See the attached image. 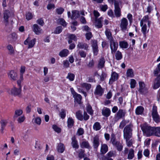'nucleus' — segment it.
Here are the masks:
<instances>
[{
  "label": "nucleus",
  "mask_w": 160,
  "mask_h": 160,
  "mask_svg": "<svg viewBox=\"0 0 160 160\" xmlns=\"http://www.w3.org/2000/svg\"><path fill=\"white\" fill-rule=\"evenodd\" d=\"M85 36L86 39L88 40H90L92 37V33L90 32L86 33Z\"/></svg>",
  "instance_id": "63"
},
{
  "label": "nucleus",
  "mask_w": 160,
  "mask_h": 160,
  "mask_svg": "<svg viewBox=\"0 0 160 160\" xmlns=\"http://www.w3.org/2000/svg\"><path fill=\"white\" fill-rule=\"evenodd\" d=\"M84 133V131L83 128H80L78 130L77 132V134L78 136H81L83 135Z\"/></svg>",
  "instance_id": "59"
},
{
  "label": "nucleus",
  "mask_w": 160,
  "mask_h": 160,
  "mask_svg": "<svg viewBox=\"0 0 160 160\" xmlns=\"http://www.w3.org/2000/svg\"><path fill=\"white\" fill-rule=\"evenodd\" d=\"M127 77L133 78L134 76L133 70L132 69L130 68L127 70L126 72Z\"/></svg>",
  "instance_id": "36"
},
{
  "label": "nucleus",
  "mask_w": 160,
  "mask_h": 160,
  "mask_svg": "<svg viewBox=\"0 0 160 160\" xmlns=\"http://www.w3.org/2000/svg\"><path fill=\"white\" fill-rule=\"evenodd\" d=\"M71 140L72 141L71 144L72 147L76 149H78L79 148V146L76 137L75 136L73 137H72Z\"/></svg>",
  "instance_id": "22"
},
{
  "label": "nucleus",
  "mask_w": 160,
  "mask_h": 160,
  "mask_svg": "<svg viewBox=\"0 0 160 160\" xmlns=\"http://www.w3.org/2000/svg\"><path fill=\"white\" fill-rule=\"evenodd\" d=\"M57 150L58 152L62 153L65 150V146L64 145L61 143L58 144L57 146Z\"/></svg>",
  "instance_id": "29"
},
{
  "label": "nucleus",
  "mask_w": 160,
  "mask_h": 160,
  "mask_svg": "<svg viewBox=\"0 0 160 160\" xmlns=\"http://www.w3.org/2000/svg\"><path fill=\"white\" fill-rule=\"evenodd\" d=\"M119 75L115 72H112L111 74V78L109 79V83L112 84L113 82L117 81Z\"/></svg>",
  "instance_id": "11"
},
{
  "label": "nucleus",
  "mask_w": 160,
  "mask_h": 160,
  "mask_svg": "<svg viewBox=\"0 0 160 160\" xmlns=\"http://www.w3.org/2000/svg\"><path fill=\"white\" fill-rule=\"evenodd\" d=\"M75 78V75L74 74L71 73H69L68 74L66 78L68 79L70 81H73L74 80Z\"/></svg>",
  "instance_id": "47"
},
{
  "label": "nucleus",
  "mask_w": 160,
  "mask_h": 160,
  "mask_svg": "<svg viewBox=\"0 0 160 160\" xmlns=\"http://www.w3.org/2000/svg\"><path fill=\"white\" fill-rule=\"evenodd\" d=\"M93 128L94 130L96 131H98L101 129V126L99 122H96L94 124Z\"/></svg>",
  "instance_id": "44"
},
{
  "label": "nucleus",
  "mask_w": 160,
  "mask_h": 160,
  "mask_svg": "<svg viewBox=\"0 0 160 160\" xmlns=\"http://www.w3.org/2000/svg\"><path fill=\"white\" fill-rule=\"evenodd\" d=\"M160 87V78H156L153 82V88L155 89Z\"/></svg>",
  "instance_id": "23"
},
{
  "label": "nucleus",
  "mask_w": 160,
  "mask_h": 160,
  "mask_svg": "<svg viewBox=\"0 0 160 160\" xmlns=\"http://www.w3.org/2000/svg\"><path fill=\"white\" fill-rule=\"evenodd\" d=\"M21 92V89L20 87L18 88L14 87L10 90L11 94L15 96H19Z\"/></svg>",
  "instance_id": "16"
},
{
  "label": "nucleus",
  "mask_w": 160,
  "mask_h": 160,
  "mask_svg": "<svg viewBox=\"0 0 160 160\" xmlns=\"http://www.w3.org/2000/svg\"><path fill=\"white\" fill-rule=\"evenodd\" d=\"M102 113L103 116L107 117L110 115L111 110L109 108L104 107L102 110Z\"/></svg>",
  "instance_id": "21"
},
{
  "label": "nucleus",
  "mask_w": 160,
  "mask_h": 160,
  "mask_svg": "<svg viewBox=\"0 0 160 160\" xmlns=\"http://www.w3.org/2000/svg\"><path fill=\"white\" fill-rule=\"evenodd\" d=\"M94 94L101 96L103 93V90L99 85H98L95 90Z\"/></svg>",
  "instance_id": "18"
},
{
  "label": "nucleus",
  "mask_w": 160,
  "mask_h": 160,
  "mask_svg": "<svg viewBox=\"0 0 160 160\" xmlns=\"http://www.w3.org/2000/svg\"><path fill=\"white\" fill-rule=\"evenodd\" d=\"M148 22V27L150 28L151 23V21L149 20V16L148 15L144 16L141 20L140 22V24L142 25L144 24L146 22Z\"/></svg>",
  "instance_id": "13"
},
{
  "label": "nucleus",
  "mask_w": 160,
  "mask_h": 160,
  "mask_svg": "<svg viewBox=\"0 0 160 160\" xmlns=\"http://www.w3.org/2000/svg\"><path fill=\"white\" fill-rule=\"evenodd\" d=\"M128 25V22L127 19L124 18L121 20L120 27L122 31L124 32L126 31L128 28L127 26Z\"/></svg>",
  "instance_id": "8"
},
{
  "label": "nucleus",
  "mask_w": 160,
  "mask_h": 160,
  "mask_svg": "<svg viewBox=\"0 0 160 160\" xmlns=\"http://www.w3.org/2000/svg\"><path fill=\"white\" fill-rule=\"evenodd\" d=\"M80 86L82 88H85L87 90H88L90 89L91 85L89 83L83 82L81 83Z\"/></svg>",
  "instance_id": "40"
},
{
  "label": "nucleus",
  "mask_w": 160,
  "mask_h": 160,
  "mask_svg": "<svg viewBox=\"0 0 160 160\" xmlns=\"http://www.w3.org/2000/svg\"><path fill=\"white\" fill-rule=\"evenodd\" d=\"M76 116L77 118L80 120H83V116L82 114V112L80 111H78L76 112Z\"/></svg>",
  "instance_id": "46"
},
{
  "label": "nucleus",
  "mask_w": 160,
  "mask_h": 160,
  "mask_svg": "<svg viewBox=\"0 0 160 160\" xmlns=\"http://www.w3.org/2000/svg\"><path fill=\"white\" fill-rule=\"evenodd\" d=\"M74 121L72 118H69L67 120L68 127L71 128L73 125Z\"/></svg>",
  "instance_id": "39"
},
{
  "label": "nucleus",
  "mask_w": 160,
  "mask_h": 160,
  "mask_svg": "<svg viewBox=\"0 0 160 160\" xmlns=\"http://www.w3.org/2000/svg\"><path fill=\"white\" fill-rule=\"evenodd\" d=\"M115 56L116 59L118 60L121 59L122 58V54L121 52L119 51H118L116 52Z\"/></svg>",
  "instance_id": "45"
},
{
  "label": "nucleus",
  "mask_w": 160,
  "mask_h": 160,
  "mask_svg": "<svg viewBox=\"0 0 160 160\" xmlns=\"http://www.w3.org/2000/svg\"><path fill=\"white\" fill-rule=\"evenodd\" d=\"M110 47L111 50V53L113 54L117 49L118 47V43L114 42L113 40L110 41Z\"/></svg>",
  "instance_id": "9"
},
{
  "label": "nucleus",
  "mask_w": 160,
  "mask_h": 160,
  "mask_svg": "<svg viewBox=\"0 0 160 160\" xmlns=\"http://www.w3.org/2000/svg\"><path fill=\"white\" fill-rule=\"evenodd\" d=\"M136 80L133 79L130 80V87L131 88H134L136 87Z\"/></svg>",
  "instance_id": "50"
},
{
  "label": "nucleus",
  "mask_w": 160,
  "mask_h": 160,
  "mask_svg": "<svg viewBox=\"0 0 160 160\" xmlns=\"http://www.w3.org/2000/svg\"><path fill=\"white\" fill-rule=\"evenodd\" d=\"M7 48L9 51V54L10 55L13 54L14 51L13 47L11 45H9L7 46Z\"/></svg>",
  "instance_id": "48"
},
{
  "label": "nucleus",
  "mask_w": 160,
  "mask_h": 160,
  "mask_svg": "<svg viewBox=\"0 0 160 160\" xmlns=\"http://www.w3.org/2000/svg\"><path fill=\"white\" fill-rule=\"evenodd\" d=\"M81 147L82 148H85L88 149L91 148L88 142L86 141H83L82 142L81 144Z\"/></svg>",
  "instance_id": "31"
},
{
  "label": "nucleus",
  "mask_w": 160,
  "mask_h": 160,
  "mask_svg": "<svg viewBox=\"0 0 160 160\" xmlns=\"http://www.w3.org/2000/svg\"><path fill=\"white\" fill-rule=\"evenodd\" d=\"M69 40H68V42L69 43H71L72 42V41H77V37L74 34H71L69 35L68 37Z\"/></svg>",
  "instance_id": "38"
},
{
  "label": "nucleus",
  "mask_w": 160,
  "mask_h": 160,
  "mask_svg": "<svg viewBox=\"0 0 160 160\" xmlns=\"http://www.w3.org/2000/svg\"><path fill=\"white\" fill-rule=\"evenodd\" d=\"M107 76V74L104 72H102L101 75L100 76V80L103 81L105 80Z\"/></svg>",
  "instance_id": "57"
},
{
  "label": "nucleus",
  "mask_w": 160,
  "mask_h": 160,
  "mask_svg": "<svg viewBox=\"0 0 160 160\" xmlns=\"http://www.w3.org/2000/svg\"><path fill=\"white\" fill-rule=\"evenodd\" d=\"M36 41L35 38L30 40L29 38H28L24 42V44L25 45H28V48H31L33 47Z\"/></svg>",
  "instance_id": "10"
},
{
  "label": "nucleus",
  "mask_w": 160,
  "mask_h": 160,
  "mask_svg": "<svg viewBox=\"0 0 160 160\" xmlns=\"http://www.w3.org/2000/svg\"><path fill=\"white\" fill-rule=\"evenodd\" d=\"M11 13L8 10H5L3 13V18L4 22L6 24H8L9 22V18L10 17Z\"/></svg>",
  "instance_id": "12"
},
{
  "label": "nucleus",
  "mask_w": 160,
  "mask_h": 160,
  "mask_svg": "<svg viewBox=\"0 0 160 160\" xmlns=\"http://www.w3.org/2000/svg\"><path fill=\"white\" fill-rule=\"evenodd\" d=\"M58 21L60 24L63 26L66 27L67 26V23L62 18H59L58 20Z\"/></svg>",
  "instance_id": "54"
},
{
  "label": "nucleus",
  "mask_w": 160,
  "mask_h": 160,
  "mask_svg": "<svg viewBox=\"0 0 160 160\" xmlns=\"http://www.w3.org/2000/svg\"><path fill=\"white\" fill-rule=\"evenodd\" d=\"M120 2L118 1H115L114 3V13L117 17H119L121 16V9L119 7Z\"/></svg>",
  "instance_id": "7"
},
{
  "label": "nucleus",
  "mask_w": 160,
  "mask_h": 160,
  "mask_svg": "<svg viewBox=\"0 0 160 160\" xmlns=\"http://www.w3.org/2000/svg\"><path fill=\"white\" fill-rule=\"evenodd\" d=\"M105 62V60L104 58H102L100 59L98 65V68H103Z\"/></svg>",
  "instance_id": "32"
},
{
  "label": "nucleus",
  "mask_w": 160,
  "mask_h": 160,
  "mask_svg": "<svg viewBox=\"0 0 160 160\" xmlns=\"http://www.w3.org/2000/svg\"><path fill=\"white\" fill-rule=\"evenodd\" d=\"M71 90L74 99V102H76L79 104H81L82 98V96L80 94H78L76 93L74 91L73 88H71Z\"/></svg>",
  "instance_id": "6"
},
{
  "label": "nucleus",
  "mask_w": 160,
  "mask_h": 160,
  "mask_svg": "<svg viewBox=\"0 0 160 160\" xmlns=\"http://www.w3.org/2000/svg\"><path fill=\"white\" fill-rule=\"evenodd\" d=\"M134 150L131 148L129 150V153L128 155V158L129 159H132L134 157Z\"/></svg>",
  "instance_id": "41"
},
{
  "label": "nucleus",
  "mask_w": 160,
  "mask_h": 160,
  "mask_svg": "<svg viewBox=\"0 0 160 160\" xmlns=\"http://www.w3.org/2000/svg\"><path fill=\"white\" fill-rule=\"evenodd\" d=\"M105 34L107 38L111 41L113 40V37L112 36V33L109 29H107L105 31Z\"/></svg>",
  "instance_id": "30"
},
{
  "label": "nucleus",
  "mask_w": 160,
  "mask_h": 160,
  "mask_svg": "<svg viewBox=\"0 0 160 160\" xmlns=\"http://www.w3.org/2000/svg\"><path fill=\"white\" fill-rule=\"evenodd\" d=\"M119 45L121 48H127L128 46L127 42L125 41L120 42Z\"/></svg>",
  "instance_id": "42"
},
{
  "label": "nucleus",
  "mask_w": 160,
  "mask_h": 160,
  "mask_svg": "<svg viewBox=\"0 0 160 160\" xmlns=\"http://www.w3.org/2000/svg\"><path fill=\"white\" fill-rule=\"evenodd\" d=\"M155 127H151L146 125H143L141 128L145 134L147 136L154 135Z\"/></svg>",
  "instance_id": "1"
},
{
  "label": "nucleus",
  "mask_w": 160,
  "mask_h": 160,
  "mask_svg": "<svg viewBox=\"0 0 160 160\" xmlns=\"http://www.w3.org/2000/svg\"><path fill=\"white\" fill-rule=\"evenodd\" d=\"M126 113L125 110L119 109L117 113L116 117L118 119H120L124 117Z\"/></svg>",
  "instance_id": "24"
},
{
  "label": "nucleus",
  "mask_w": 160,
  "mask_h": 160,
  "mask_svg": "<svg viewBox=\"0 0 160 160\" xmlns=\"http://www.w3.org/2000/svg\"><path fill=\"white\" fill-rule=\"evenodd\" d=\"M78 55L81 58H85L87 55V53L83 50H80L78 52Z\"/></svg>",
  "instance_id": "49"
},
{
  "label": "nucleus",
  "mask_w": 160,
  "mask_h": 160,
  "mask_svg": "<svg viewBox=\"0 0 160 160\" xmlns=\"http://www.w3.org/2000/svg\"><path fill=\"white\" fill-rule=\"evenodd\" d=\"M77 47L79 49H84L86 51L89 50L88 45L83 42H78L77 45Z\"/></svg>",
  "instance_id": "15"
},
{
  "label": "nucleus",
  "mask_w": 160,
  "mask_h": 160,
  "mask_svg": "<svg viewBox=\"0 0 160 160\" xmlns=\"http://www.w3.org/2000/svg\"><path fill=\"white\" fill-rule=\"evenodd\" d=\"M111 141L112 144L116 147L118 151H121L122 150L123 147V145L120 142L117 141L116 140L115 135L113 134L111 135Z\"/></svg>",
  "instance_id": "4"
},
{
  "label": "nucleus",
  "mask_w": 160,
  "mask_h": 160,
  "mask_svg": "<svg viewBox=\"0 0 160 160\" xmlns=\"http://www.w3.org/2000/svg\"><path fill=\"white\" fill-rule=\"evenodd\" d=\"M144 109V108L141 106L137 107L135 111L136 114L137 115H141L142 114L143 112Z\"/></svg>",
  "instance_id": "34"
},
{
  "label": "nucleus",
  "mask_w": 160,
  "mask_h": 160,
  "mask_svg": "<svg viewBox=\"0 0 160 160\" xmlns=\"http://www.w3.org/2000/svg\"><path fill=\"white\" fill-rule=\"evenodd\" d=\"M103 18L101 17L99 18H96L95 22V26L98 28H101L102 27V22L103 21Z\"/></svg>",
  "instance_id": "19"
},
{
  "label": "nucleus",
  "mask_w": 160,
  "mask_h": 160,
  "mask_svg": "<svg viewBox=\"0 0 160 160\" xmlns=\"http://www.w3.org/2000/svg\"><path fill=\"white\" fill-rule=\"evenodd\" d=\"M108 148L107 145L106 144H101L100 149V152L101 154H104L108 151Z\"/></svg>",
  "instance_id": "27"
},
{
  "label": "nucleus",
  "mask_w": 160,
  "mask_h": 160,
  "mask_svg": "<svg viewBox=\"0 0 160 160\" xmlns=\"http://www.w3.org/2000/svg\"><path fill=\"white\" fill-rule=\"evenodd\" d=\"M17 74L14 71H11L9 73V77L10 79L13 81L16 80L17 79Z\"/></svg>",
  "instance_id": "25"
},
{
  "label": "nucleus",
  "mask_w": 160,
  "mask_h": 160,
  "mask_svg": "<svg viewBox=\"0 0 160 160\" xmlns=\"http://www.w3.org/2000/svg\"><path fill=\"white\" fill-rule=\"evenodd\" d=\"M22 112V111L21 109H18L15 110L14 115L13 116L14 119L15 120L17 118L21 115Z\"/></svg>",
  "instance_id": "35"
},
{
  "label": "nucleus",
  "mask_w": 160,
  "mask_h": 160,
  "mask_svg": "<svg viewBox=\"0 0 160 160\" xmlns=\"http://www.w3.org/2000/svg\"><path fill=\"white\" fill-rule=\"evenodd\" d=\"M152 116L153 120L156 123H158L160 122V117L157 111V107L155 105L153 106Z\"/></svg>",
  "instance_id": "3"
},
{
  "label": "nucleus",
  "mask_w": 160,
  "mask_h": 160,
  "mask_svg": "<svg viewBox=\"0 0 160 160\" xmlns=\"http://www.w3.org/2000/svg\"><path fill=\"white\" fill-rule=\"evenodd\" d=\"M154 75L157 77L156 78H160V63L158 65L157 68L153 72Z\"/></svg>",
  "instance_id": "26"
},
{
  "label": "nucleus",
  "mask_w": 160,
  "mask_h": 160,
  "mask_svg": "<svg viewBox=\"0 0 160 160\" xmlns=\"http://www.w3.org/2000/svg\"><path fill=\"white\" fill-rule=\"evenodd\" d=\"M62 27L61 26H58L56 28L54 33L56 34H59L62 31Z\"/></svg>",
  "instance_id": "58"
},
{
  "label": "nucleus",
  "mask_w": 160,
  "mask_h": 160,
  "mask_svg": "<svg viewBox=\"0 0 160 160\" xmlns=\"http://www.w3.org/2000/svg\"><path fill=\"white\" fill-rule=\"evenodd\" d=\"M139 89L138 91L142 94H146L148 93V88L146 87V85L143 82H139Z\"/></svg>",
  "instance_id": "5"
},
{
  "label": "nucleus",
  "mask_w": 160,
  "mask_h": 160,
  "mask_svg": "<svg viewBox=\"0 0 160 160\" xmlns=\"http://www.w3.org/2000/svg\"><path fill=\"white\" fill-rule=\"evenodd\" d=\"M68 53V50L67 49H64L60 52L59 55L61 57H65L67 56Z\"/></svg>",
  "instance_id": "33"
},
{
  "label": "nucleus",
  "mask_w": 160,
  "mask_h": 160,
  "mask_svg": "<svg viewBox=\"0 0 160 160\" xmlns=\"http://www.w3.org/2000/svg\"><path fill=\"white\" fill-rule=\"evenodd\" d=\"M100 144L98 136H96L93 138L92 145L94 148L97 149Z\"/></svg>",
  "instance_id": "17"
},
{
  "label": "nucleus",
  "mask_w": 160,
  "mask_h": 160,
  "mask_svg": "<svg viewBox=\"0 0 160 160\" xmlns=\"http://www.w3.org/2000/svg\"><path fill=\"white\" fill-rule=\"evenodd\" d=\"M87 110L88 113L92 115L93 114V111L92 110L91 106L89 105H88L87 106Z\"/></svg>",
  "instance_id": "53"
},
{
  "label": "nucleus",
  "mask_w": 160,
  "mask_h": 160,
  "mask_svg": "<svg viewBox=\"0 0 160 160\" xmlns=\"http://www.w3.org/2000/svg\"><path fill=\"white\" fill-rule=\"evenodd\" d=\"M33 17V15L32 13L30 12H28L26 14V18L28 20H29L31 19Z\"/></svg>",
  "instance_id": "62"
},
{
  "label": "nucleus",
  "mask_w": 160,
  "mask_h": 160,
  "mask_svg": "<svg viewBox=\"0 0 160 160\" xmlns=\"http://www.w3.org/2000/svg\"><path fill=\"white\" fill-rule=\"evenodd\" d=\"M128 122L125 120H123L120 123L119 127L121 129H122L124 126L126 125Z\"/></svg>",
  "instance_id": "60"
},
{
  "label": "nucleus",
  "mask_w": 160,
  "mask_h": 160,
  "mask_svg": "<svg viewBox=\"0 0 160 160\" xmlns=\"http://www.w3.org/2000/svg\"><path fill=\"white\" fill-rule=\"evenodd\" d=\"M52 128L55 131L58 133H59L61 132V128L55 125H53L52 126Z\"/></svg>",
  "instance_id": "55"
},
{
  "label": "nucleus",
  "mask_w": 160,
  "mask_h": 160,
  "mask_svg": "<svg viewBox=\"0 0 160 160\" xmlns=\"http://www.w3.org/2000/svg\"><path fill=\"white\" fill-rule=\"evenodd\" d=\"M133 126L131 124L127 125L123 129V136L124 138L127 139L131 138L132 136V128Z\"/></svg>",
  "instance_id": "2"
},
{
  "label": "nucleus",
  "mask_w": 160,
  "mask_h": 160,
  "mask_svg": "<svg viewBox=\"0 0 160 160\" xmlns=\"http://www.w3.org/2000/svg\"><path fill=\"white\" fill-rule=\"evenodd\" d=\"M91 46L92 48H98L97 41L95 40H92Z\"/></svg>",
  "instance_id": "52"
},
{
  "label": "nucleus",
  "mask_w": 160,
  "mask_h": 160,
  "mask_svg": "<svg viewBox=\"0 0 160 160\" xmlns=\"http://www.w3.org/2000/svg\"><path fill=\"white\" fill-rule=\"evenodd\" d=\"M72 15L71 17L72 19H76L79 16V12L78 11L76 10H73L72 11Z\"/></svg>",
  "instance_id": "28"
},
{
  "label": "nucleus",
  "mask_w": 160,
  "mask_h": 160,
  "mask_svg": "<svg viewBox=\"0 0 160 160\" xmlns=\"http://www.w3.org/2000/svg\"><path fill=\"white\" fill-rule=\"evenodd\" d=\"M37 22L41 26H43L44 23L43 19L42 18H40L37 20Z\"/></svg>",
  "instance_id": "64"
},
{
  "label": "nucleus",
  "mask_w": 160,
  "mask_h": 160,
  "mask_svg": "<svg viewBox=\"0 0 160 160\" xmlns=\"http://www.w3.org/2000/svg\"><path fill=\"white\" fill-rule=\"evenodd\" d=\"M8 122L7 120H2L1 121L0 123L1 124V131L2 132H3L4 129L6 126Z\"/></svg>",
  "instance_id": "37"
},
{
  "label": "nucleus",
  "mask_w": 160,
  "mask_h": 160,
  "mask_svg": "<svg viewBox=\"0 0 160 160\" xmlns=\"http://www.w3.org/2000/svg\"><path fill=\"white\" fill-rule=\"evenodd\" d=\"M154 135L160 137V127H155Z\"/></svg>",
  "instance_id": "43"
},
{
  "label": "nucleus",
  "mask_w": 160,
  "mask_h": 160,
  "mask_svg": "<svg viewBox=\"0 0 160 160\" xmlns=\"http://www.w3.org/2000/svg\"><path fill=\"white\" fill-rule=\"evenodd\" d=\"M130 138H129L127 139L126 138H125L126 139L127 146L129 147L131 146L132 144V139L130 140Z\"/></svg>",
  "instance_id": "61"
},
{
  "label": "nucleus",
  "mask_w": 160,
  "mask_h": 160,
  "mask_svg": "<svg viewBox=\"0 0 160 160\" xmlns=\"http://www.w3.org/2000/svg\"><path fill=\"white\" fill-rule=\"evenodd\" d=\"M34 122L38 125H39L41 124V120L40 118L38 117L33 119Z\"/></svg>",
  "instance_id": "56"
},
{
  "label": "nucleus",
  "mask_w": 160,
  "mask_h": 160,
  "mask_svg": "<svg viewBox=\"0 0 160 160\" xmlns=\"http://www.w3.org/2000/svg\"><path fill=\"white\" fill-rule=\"evenodd\" d=\"M32 29L36 35H39L42 32V29L36 24L33 25Z\"/></svg>",
  "instance_id": "14"
},
{
  "label": "nucleus",
  "mask_w": 160,
  "mask_h": 160,
  "mask_svg": "<svg viewBox=\"0 0 160 160\" xmlns=\"http://www.w3.org/2000/svg\"><path fill=\"white\" fill-rule=\"evenodd\" d=\"M140 26L142 27L141 32L142 33L144 38H146V34L149 31V29H147V27L146 24H143L142 25L140 24Z\"/></svg>",
  "instance_id": "20"
},
{
  "label": "nucleus",
  "mask_w": 160,
  "mask_h": 160,
  "mask_svg": "<svg viewBox=\"0 0 160 160\" xmlns=\"http://www.w3.org/2000/svg\"><path fill=\"white\" fill-rule=\"evenodd\" d=\"M59 115L62 119H64L66 115V111L63 109H62L61 111L60 112Z\"/></svg>",
  "instance_id": "51"
}]
</instances>
